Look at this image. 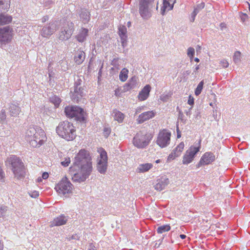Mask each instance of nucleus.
<instances>
[{
  "mask_svg": "<svg viewBox=\"0 0 250 250\" xmlns=\"http://www.w3.org/2000/svg\"><path fill=\"white\" fill-rule=\"evenodd\" d=\"M78 168V171L74 173L72 179L74 182L81 183L85 181L90 175L93 168L91 158L89 152L84 149L79 151L74 158L73 167Z\"/></svg>",
  "mask_w": 250,
  "mask_h": 250,
  "instance_id": "1",
  "label": "nucleus"
},
{
  "mask_svg": "<svg viewBox=\"0 0 250 250\" xmlns=\"http://www.w3.org/2000/svg\"><path fill=\"white\" fill-rule=\"evenodd\" d=\"M25 137L33 147L41 146L46 140L44 131L38 126H29L26 130Z\"/></svg>",
  "mask_w": 250,
  "mask_h": 250,
  "instance_id": "2",
  "label": "nucleus"
},
{
  "mask_svg": "<svg viewBox=\"0 0 250 250\" xmlns=\"http://www.w3.org/2000/svg\"><path fill=\"white\" fill-rule=\"evenodd\" d=\"M56 130L60 137L67 141L73 140L76 136L75 126L67 121L60 122Z\"/></svg>",
  "mask_w": 250,
  "mask_h": 250,
  "instance_id": "3",
  "label": "nucleus"
},
{
  "mask_svg": "<svg viewBox=\"0 0 250 250\" xmlns=\"http://www.w3.org/2000/svg\"><path fill=\"white\" fill-rule=\"evenodd\" d=\"M11 165L15 177L17 179H21L25 177V168L21 160L15 155L8 157L7 162Z\"/></svg>",
  "mask_w": 250,
  "mask_h": 250,
  "instance_id": "4",
  "label": "nucleus"
},
{
  "mask_svg": "<svg viewBox=\"0 0 250 250\" xmlns=\"http://www.w3.org/2000/svg\"><path fill=\"white\" fill-rule=\"evenodd\" d=\"M86 87L83 79L78 77L75 81L74 87L70 91L71 98L74 102L79 103L80 100L86 94Z\"/></svg>",
  "mask_w": 250,
  "mask_h": 250,
  "instance_id": "5",
  "label": "nucleus"
},
{
  "mask_svg": "<svg viewBox=\"0 0 250 250\" xmlns=\"http://www.w3.org/2000/svg\"><path fill=\"white\" fill-rule=\"evenodd\" d=\"M64 112L67 117L74 118L75 120L83 122L85 120L84 112L83 109L77 106H66Z\"/></svg>",
  "mask_w": 250,
  "mask_h": 250,
  "instance_id": "6",
  "label": "nucleus"
},
{
  "mask_svg": "<svg viewBox=\"0 0 250 250\" xmlns=\"http://www.w3.org/2000/svg\"><path fill=\"white\" fill-rule=\"evenodd\" d=\"M154 0H139V13L143 19H147L150 17Z\"/></svg>",
  "mask_w": 250,
  "mask_h": 250,
  "instance_id": "7",
  "label": "nucleus"
},
{
  "mask_svg": "<svg viewBox=\"0 0 250 250\" xmlns=\"http://www.w3.org/2000/svg\"><path fill=\"white\" fill-rule=\"evenodd\" d=\"M151 139L150 135L139 132L136 134L133 139V145L139 148H143L147 146Z\"/></svg>",
  "mask_w": 250,
  "mask_h": 250,
  "instance_id": "8",
  "label": "nucleus"
},
{
  "mask_svg": "<svg viewBox=\"0 0 250 250\" xmlns=\"http://www.w3.org/2000/svg\"><path fill=\"white\" fill-rule=\"evenodd\" d=\"M201 142V140H200L197 144V146H191L186 151L183 159L184 164H188L192 161L196 154L200 151Z\"/></svg>",
  "mask_w": 250,
  "mask_h": 250,
  "instance_id": "9",
  "label": "nucleus"
},
{
  "mask_svg": "<svg viewBox=\"0 0 250 250\" xmlns=\"http://www.w3.org/2000/svg\"><path fill=\"white\" fill-rule=\"evenodd\" d=\"M73 185L66 178L62 179L55 187L56 191L63 195L71 192Z\"/></svg>",
  "mask_w": 250,
  "mask_h": 250,
  "instance_id": "10",
  "label": "nucleus"
},
{
  "mask_svg": "<svg viewBox=\"0 0 250 250\" xmlns=\"http://www.w3.org/2000/svg\"><path fill=\"white\" fill-rule=\"evenodd\" d=\"M74 23L72 22L65 23L61 29L59 39L61 41H64L70 38L74 30Z\"/></svg>",
  "mask_w": 250,
  "mask_h": 250,
  "instance_id": "11",
  "label": "nucleus"
},
{
  "mask_svg": "<svg viewBox=\"0 0 250 250\" xmlns=\"http://www.w3.org/2000/svg\"><path fill=\"white\" fill-rule=\"evenodd\" d=\"M171 133L166 129L161 131L156 140L157 144L161 148L166 147L170 143Z\"/></svg>",
  "mask_w": 250,
  "mask_h": 250,
  "instance_id": "12",
  "label": "nucleus"
},
{
  "mask_svg": "<svg viewBox=\"0 0 250 250\" xmlns=\"http://www.w3.org/2000/svg\"><path fill=\"white\" fill-rule=\"evenodd\" d=\"M57 29V22L50 21L42 27L41 31V35L43 37L48 38L56 32Z\"/></svg>",
  "mask_w": 250,
  "mask_h": 250,
  "instance_id": "13",
  "label": "nucleus"
},
{
  "mask_svg": "<svg viewBox=\"0 0 250 250\" xmlns=\"http://www.w3.org/2000/svg\"><path fill=\"white\" fill-rule=\"evenodd\" d=\"M107 168V156L105 150L102 149L100 152V159L97 164V169L101 174H105Z\"/></svg>",
  "mask_w": 250,
  "mask_h": 250,
  "instance_id": "14",
  "label": "nucleus"
},
{
  "mask_svg": "<svg viewBox=\"0 0 250 250\" xmlns=\"http://www.w3.org/2000/svg\"><path fill=\"white\" fill-rule=\"evenodd\" d=\"M214 160L215 156L212 153L210 152H206L201 158L200 161L197 164L196 167L198 168L202 166L208 165Z\"/></svg>",
  "mask_w": 250,
  "mask_h": 250,
  "instance_id": "15",
  "label": "nucleus"
},
{
  "mask_svg": "<svg viewBox=\"0 0 250 250\" xmlns=\"http://www.w3.org/2000/svg\"><path fill=\"white\" fill-rule=\"evenodd\" d=\"M11 39V31L9 26L0 28V43L5 44Z\"/></svg>",
  "mask_w": 250,
  "mask_h": 250,
  "instance_id": "16",
  "label": "nucleus"
},
{
  "mask_svg": "<svg viewBox=\"0 0 250 250\" xmlns=\"http://www.w3.org/2000/svg\"><path fill=\"white\" fill-rule=\"evenodd\" d=\"M21 112V108L18 102L13 101L9 104L8 112L12 117H17Z\"/></svg>",
  "mask_w": 250,
  "mask_h": 250,
  "instance_id": "17",
  "label": "nucleus"
},
{
  "mask_svg": "<svg viewBox=\"0 0 250 250\" xmlns=\"http://www.w3.org/2000/svg\"><path fill=\"white\" fill-rule=\"evenodd\" d=\"M138 78L136 76L132 77L129 79L127 83L125 84L123 86V91L126 92L130 89L136 88L138 86Z\"/></svg>",
  "mask_w": 250,
  "mask_h": 250,
  "instance_id": "18",
  "label": "nucleus"
},
{
  "mask_svg": "<svg viewBox=\"0 0 250 250\" xmlns=\"http://www.w3.org/2000/svg\"><path fill=\"white\" fill-rule=\"evenodd\" d=\"M169 181L166 177H161L157 180V183L154 185V188L158 191L164 189L169 184Z\"/></svg>",
  "mask_w": 250,
  "mask_h": 250,
  "instance_id": "19",
  "label": "nucleus"
},
{
  "mask_svg": "<svg viewBox=\"0 0 250 250\" xmlns=\"http://www.w3.org/2000/svg\"><path fill=\"white\" fill-rule=\"evenodd\" d=\"M155 115V113L153 111H148L145 112L139 115L137 119V122L139 124H142L144 122L152 118Z\"/></svg>",
  "mask_w": 250,
  "mask_h": 250,
  "instance_id": "20",
  "label": "nucleus"
},
{
  "mask_svg": "<svg viewBox=\"0 0 250 250\" xmlns=\"http://www.w3.org/2000/svg\"><path fill=\"white\" fill-rule=\"evenodd\" d=\"M184 147L183 142H181L172 151L168 157V160H173L179 156L182 152Z\"/></svg>",
  "mask_w": 250,
  "mask_h": 250,
  "instance_id": "21",
  "label": "nucleus"
},
{
  "mask_svg": "<svg viewBox=\"0 0 250 250\" xmlns=\"http://www.w3.org/2000/svg\"><path fill=\"white\" fill-rule=\"evenodd\" d=\"M68 220V217L64 215H61L55 218L51 223L50 227L59 226L66 224Z\"/></svg>",
  "mask_w": 250,
  "mask_h": 250,
  "instance_id": "22",
  "label": "nucleus"
},
{
  "mask_svg": "<svg viewBox=\"0 0 250 250\" xmlns=\"http://www.w3.org/2000/svg\"><path fill=\"white\" fill-rule=\"evenodd\" d=\"M176 0H164L163 6L161 8V13L163 15L165 14L166 11H169L173 9Z\"/></svg>",
  "mask_w": 250,
  "mask_h": 250,
  "instance_id": "23",
  "label": "nucleus"
},
{
  "mask_svg": "<svg viewBox=\"0 0 250 250\" xmlns=\"http://www.w3.org/2000/svg\"><path fill=\"white\" fill-rule=\"evenodd\" d=\"M151 89V87L149 85H146L144 88L140 92L138 98L141 101H144L146 100L149 94Z\"/></svg>",
  "mask_w": 250,
  "mask_h": 250,
  "instance_id": "24",
  "label": "nucleus"
},
{
  "mask_svg": "<svg viewBox=\"0 0 250 250\" xmlns=\"http://www.w3.org/2000/svg\"><path fill=\"white\" fill-rule=\"evenodd\" d=\"M80 17L83 23H87L90 19V13L87 9H82L80 13Z\"/></svg>",
  "mask_w": 250,
  "mask_h": 250,
  "instance_id": "25",
  "label": "nucleus"
},
{
  "mask_svg": "<svg viewBox=\"0 0 250 250\" xmlns=\"http://www.w3.org/2000/svg\"><path fill=\"white\" fill-rule=\"evenodd\" d=\"M85 59V53L81 50H78L75 56L74 61L77 64H80Z\"/></svg>",
  "mask_w": 250,
  "mask_h": 250,
  "instance_id": "26",
  "label": "nucleus"
},
{
  "mask_svg": "<svg viewBox=\"0 0 250 250\" xmlns=\"http://www.w3.org/2000/svg\"><path fill=\"white\" fill-rule=\"evenodd\" d=\"M153 165L150 163H146L140 164L136 169V172L139 173H144L148 171L152 167Z\"/></svg>",
  "mask_w": 250,
  "mask_h": 250,
  "instance_id": "27",
  "label": "nucleus"
},
{
  "mask_svg": "<svg viewBox=\"0 0 250 250\" xmlns=\"http://www.w3.org/2000/svg\"><path fill=\"white\" fill-rule=\"evenodd\" d=\"M88 31L87 29L83 28L79 34L76 36L77 40L81 42H84L86 39Z\"/></svg>",
  "mask_w": 250,
  "mask_h": 250,
  "instance_id": "28",
  "label": "nucleus"
},
{
  "mask_svg": "<svg viewBox=\"0 0 250 250\" xmlns=\"http://www.w3.org/2000/svg\"><path fill=\"white\" fill-rule=\"evenodd\" d=\"M112 116L114 120L118 121L119 123H122L125 117L123 113L117 110L113 111Z\"/></svg>",
  "mask_w": 250,
  "mask_h": 250,
  "instance_id": "29",
  "label": "nucleus"
},
{
  "mask_svg": "<svg viewBox=\"0 0 250 250\" xmlns=\"http://www.w3.org/2000/svg\"><path fill=\"white\" fill-rule=\"evenodd\" d=\"M12 19V18L10 16L0 14V25L9 23Z\"/></svg>",
  "mask_w": 250,
  "mask_h": 250,
  "instance_id": "30",
  "label": "nucleus"
},
{
  "mask_svg": "<svg viewBox=\"0 0 250 250\" xmlns=\"http://www.w3.org/2000/svg\"><path fill=\"white\" fill-rule=\"evenodd\" d=\"M128 70L127 69L124 68L120 72L119 75V79L122 82H125L128 78Z\"/></svg>",
  "mask_w": 250,
  "mask_h": 250,
  "instance_id": "31",
  "label": "nucleus"
},
{
  "mask_svg": "<svg viewBox=\"0 0 250 250\" xmlns=\"http://www.w3.org/2000/svg\"><path fill=\"white\" fill-rule=\"evenodd\" d=\"M170 229V226L166 225L159 227L157 229V231L158 233H163L165 232L169 231Z\"/></svg>",
  "mask_w": 250,
  "mask_h": 250,
  "instance_id": "32",
  "label": "nucleus"
},
{
  "mask_svg": "<svg viewBox=\"0 0 250 250\" xmlns=\"http://www.w3.org/2000/svg\"><path fill=\"white\" fill-rule=\"evenodd\" d=\"M204 84V80H202L199 83V84H198L197 87L196 88V89L195 90V95L198 96L201 94L202 90L203 88Z\"/></svg>",
  "mask_w": 250,
  "mask_h": 250,
  "instance_id": "33",
  "label": "nucleus"
},
{
  "mask_svg": "<svg viewBox=\"0 0 250 250\" xmlns=\"http://www.w3.org/2000/svg\"><path fill=\"white\" fill-rule=\"evenodd\" d=\"M241 61V53L239 51H236L233 56V61L236 64H238Z\"/></svg>",
  "mask_w": 250,
  "mask_h": 250,
  "instance_id": "34",
  "label": "nucleus"
},
{
  "mask_svg": "<svg viewBox=\"0 0 250 250\" xmlns=\"http://www.w3.org/2000/svg\"><path fill=\"white\" fill-rule=\"evenodd\" d=\"M8 207L4 205H0V218L3 217L7 211Z\"/></svg>",
  "mask_w": 250,
  "mask_h": 250,
  "instance_id": "35",
  "label": "nucleus"
},
{
  "mask_svg": "<svg viewBox=\"0 0 250 250\" xmlns=\"http://www.w3.org/2000/svg\"><path fill=\"white\" fill-rule=\"evenodd\" d=\"M51 101L56 106H58L61 102V100L60 98L57 96H54L51 98Z\"/></svg>",
  "mask_w": 250,
  "mask_h": 250,
  "instance_id": "36",
  "label": "nucleus"
},
{
  "mask_svg": "<svg viewBox=\"0 0 250 250\" xmlns=\"http://www.w3.org/2000/svg\"><path fill=\"white\" fill-rule=\"evenodd\" d=\"M205 3L201 2L197 5L196 7L194 8L193 12H196L198 14L202 9L205 7Z\"/></svg>",
  "mask_w": 250,
  "mask_h": 250,
  "instance_id": "37",
  "label": "nucleus"
},
{
  "mask_svg": "<svg viewBox=\"0 0 250 250\" xmlns=\"http://www.w3.org/2000/svg\"><path fill=\"white\" fill-rule=\"evenodd\" d=\"M6 119V115L5 110L2 109L0 112V122L3 123L5 122Z\"/></svg>",
  "mask_w": 250,
  "mask_h": 250,
  "instance_id": "38",
  "label": "nucleus"
},
{
  "mask_svg": "<svg viewBox=\"0 0 250 250\" xmlns=\"http://www.w3.org/2000/svg\"><path fill=\"white\" fill-rule=\"evenodd\" d=\"M239 17L241 19V21L244 23V24H246V21L248 19V16L246 13H244L243 12H240L239 13Z\"/></svg>",
  "mask_w": 250,
  "mask_h": 250,
  "instance_id": "39",
  "label": "nucleus"
},
{
  "mask_svg": "<svg viewBox=\"0 0 250 250\" xmlns=\"http://www.w3.org/2000/svg\"><path fill=\"white\" fill-rule=\"evenodd\" d=\"M195 53V50L193 47H190L188 49L187 55L191 60L193 59Z\"/></svg>",
  "mask_w": 250,
  "mask_h": 250,
  "instance_id": "40",
  "label": "nucleus"
},
{
  "mask_svg": "<svg viewBox=\"0 0 250 250\" xmlns=\"http://www.w3.org/2000/svg\"><path fill=\"white\" fill-rule=\"evenodd\" d=\"M126 28L125 26H122V27H120L119 28V35L120 36H123V38L125 37V36H126Z\"/></svg>",
  "mask_w": 250,
  "mask_h": 250,
  "instance_id": "41",
  "label": "nucleus"
},
{
  "mask_svg": "<svg viewBox=\"0 0 250 250\" xmlns=\"http://www.w3.org/2000/svg\"><path fill=\"white\" fill-rule=\"evenodd\" d=\"M70 158L69 157H67L65 159V160L61 162V164L62 166L66 167L68 166L69 164L70 163Z\"/></svg>",
  "mask_w": 250,
  "mask_h": 250,
  "instance_id": "42",
  "label": "nucleus"
},
{
  "mask_svg": "<svg viewBox=\"0 0 250 250\" xmlns=\"http://www.w3.org/2000/svg\"><path fill=\"white\" fill-rule=\"evenodd\" d=\"M111 132V129L109 127H104V135L105 138H107Z\"/></svg>",
  "mask_w": 250,
  "mask_h": 250,
  "instance_id": "43",
  "label": "nucleus"
},
{
  "mask_svg": "<svg viewBox=\"0 0 250 250\" xmlns=\"http://www.w3.org/2000/svg\"><path fill=\"white\" fill-rule=\"evenodd\" d=\"M220 64L221 66L224 68H227L229 66V62L225 60H223L220 61Z\"/></svg>",
  "mask_w": 250,
  "mask_h": 250,
  "instance_id": "44",
  "label": "nucleus"
},
{
  "mask_svg": "<svg viewBox=\"0 0 250 250\" xmlns=\"http://www.w3.org/2000/svg\"><path fill=\"white\" fill-rule=\"evenodd\" d=\"M30 196L32 198H37V197L39 196V192L37 191H31L30 193H29Z\"/></svg>",
  "mask_w": 250,
  "mask_h": 250,
  "instance_id": "45",
  "label": "nucleus"
},
{
  "mask_svg": "<svg viewBox=\"0 0 250 250\" xmlns=\"http://www.w3.org/2000/svg\"><path fill=\"white\" fill-rule=\"evenodd\" d=\"M188 104L191 105H193L194 104V98L191 95L188 97Z\"/></svg>",
  "mask_w": 250,
  "mask_h": 250,
  "instance_id": "46",
  "label": "nucleus"
},
{
  "mask_svg": "<svg viewBox=\"0 0 250 250\" xmlns=\"http://www.w3.org/2000/svg\"><path fill=\"white\" fill-rule=\"evenodd\" d=\"M5 178V174L1 167L0 166V181L3 180Z\"/></svg>",
  "mask_w": 250,
  "mask_h": 250,
  "instance_id": "47",
  "label": "nucleus"
},
{
  "mask_svg": "<svg viewBox=\"0 0 250 250\" xmlns=\"http://www.w3.org/2000/svg\"><path fill=\"white\" fill-rule=\"evenodd\" d=\"M197 14L196 13V12H193L191 14V17L190 19V21L191 22H193L195 20V18Z\"/></svg>",
  "mask_w": 250,
  "mask_h": 250,
  "instance_id": "48",
  "label": "nucleus"
},
{
  "mask_svg": "<svg viewBox=\"0 0 250 250\" xmlns=\"http://www.w3.org/2000/svg\"><path fill=\"white\" fill-rule=\"evenodd\" d=\"M3 5V6L2 7V9L4 10H7L8 8H5L6 7V3L5 1L3 0H0V5Z\"/></svg>",
  "mask_w": 250,
  "mask_h": 250,
  "instance_id": "49",
  "label": "nucleus"
},
{
  "mask_svg": "<svg viewBox=\"0 0 250 250\" xmlns=\"http://www.w3.org/2000/svg\"><path fill=\"white\" fill-rule=\"evenodd\" d=\"M120 37H121L122 43L123 44V46H124L125 42H126V39L127 36H125L124 38H123V36H120Z\"/></svg>",
  "mask_w": 250,
  "mask_h": 250,
  "instance_id": "50",
  "label": "nucleus"
},
{
  "mask_svg": "<svg viewBox=\"0 0 250 250\" xmlns=\"http://www.w3.org/2000/svg\"><path fill=\"white\" fill-rule=\"evenodd\" d=\"M48 176H49L48 173L46 172H43L42 174V178L43 179H47Z\"/></svg>",
  "mask_w": 250,
  "mask_h": 250,
  "instance_id": "51",
  "label": "nucleus"
},
{
  "mask_svg": "<svg viewBox=\"0 0 250 250\" xmlns=\"http://www.w3.org/2000/svg\"><path fill=\"white\" fill-rule=\"evenodd\" d=\"M49 20V17L48 16H45L44 17H42V22H46V21H48Z\"/></svg>",
  "mask_w": 250,
  "mask_h": 250,
  "instance_id": "52",
  "label": "nucleus"
},
{
  "mask_svg": "<svg viewBox=\"0 0 250 250\" xmlns=\"http://www.w3.org/2000/svg\"><path fill=\"white\" fill-rule=\"evenodd\" d=\"M88 249L89 250H96V248L92 244H90L89 246Z\"/></svg>",
  "mask_w": 250,
  "mask_h": 250,
  "instance_id": "53",
  "label": "nucleus"
},
{
  "mask_svg": "<svg viewBox=\"0 0 250 250\" xmlns=\"http://www.w3.org/2000/svg\"><path fill=\"white\" fill-rule=\"evenodd\" d=\"M70 239H79V236L77 234H74L71 236V237L70 238Z\"/></svg>",
  "mask_w": 250,
  "mask_h": 250,
  "instance_id": "54",
  "label": "nucleus"
},
{
  "mask_svg": "<svg viewBox=\"0 0 250 250\" xmlns=\"http://www.w3.org/2000/svg\"><path fill=\"white\" fill-rule=\"evenodd\" d=\"M177 138H179L180 137H181V134H180V132L179 131L178 127H177Z\"/></svg>",
  "mask_w": 250,
  "mask_h": 250,
  "instance_id": "55",
  "label": "nucleus"
},
{
  "mask_svg": "<svg viewBox=\"0 0 250 250\" xmlns=\"http://www.w3.org/2000/svg\"><path fill=\"white\" fill-rule=\"evenodd\" d=\"M142 107H138L136 109V113H140L141 111Z\"/></svg>",
  "mask_w": 250,
  "mask_h": 250,
  "instance_id": "56",
  "label": "nucleus"
},
{
  "mask_svg": "<svg viewBox=\"0 0 250 250\" xmlns=\"http://www.w3.org/2000/svg\"><path fill=\"white\" fill-rule=\"evenodd\" d=\"M180 237L182 239H184L185 238H186V235H185V234H180Z\"/></svg>",
  "mask_w": 250,
  "mask_h": 250,
  "instance_id": "57",
  "label": "nucleus"
},
{
  "mask_svg": "<svg viewBox=\"0 0 250 250\" xmlns=\"http://www.w3.org/2000/svg\"><path fill=\"white\" fill-rule=\"evenodd\" d=\"M3 249V245L0 242V250H2Z\"/></svg>",
  "mask_w": 250,
  "mask_h": 250,
  "instance_id": "58",
  "label": "nucleus"
},
{
  "mask_svg": "<svg viewBox=\"0 0 250 250\" xmlns=\"http://www.w3.org/2000/svg\"><path fill=\"white\" fill-rule=\"evenodd\" d=\"M199 69V65H197L195 68V70H194V71H197L198 69Z\"/></svg>",
  "mask_w": 250,
  "mask_h": 250,
  "instance_id": "59",
  "label": "nucleus"
},
{
  "mask_svg": "<svg viewBox=\"0 0 250 250\" xmlns=\"http://www.w3.org/2000/svg\"><path fill=\"white\" fill-rule=\"evenodd\" d=\"M194 61H195L196 62H199L200 61L199 59L198 58H195Z\"/></svg>",
  "mask_w": 250,
  "mask_h": 250,
  "instance_id": "60",
  "label": "nucleus"
},
{
  "mask_svg": "<svg viewBox=\"0 0 250 250\" xmlns=\"http://www.w3.org/2000/svg\"><path fill=\"white\" fill-rule=\"evenodd\" d=\"M38 182H41L42 181V178L39 177L38 178Z\"/></svg>",
  "mask_w": 250,
  "mask_h": 250,
  "instance_id": "61",
  "label": "nucleus"
},
{
  "mask_svg": "<svg viewBox=\"0 0 250 250\" xmlns=\"http://www.w3.org/2000/svg\"><path fill=\"white\" fill-rule=\"evenodd\" d=\"M160 162V160H157L156 161V163H159Z\"/></svg>",
  "mask_w": 250,
  "mask_h": 250,
  "instance_id": "62",
  "label": "nucleus"
},
{
  "mask_svg": "<svg viewBox=\"0 0 250 250\" xmlns=\"http://www.w3.org/2000/svg\"><path fill=\"white\" fill-rule=\"evenodd\" d=\"M186 114L187 115H190L189 112H187Z\"/></svg>",
  "mask_w": 250,
  "mask_h": 250,
  "instance_id": "63",
  "label": "nucleus"
},
{
  "mask_svg": "<svg viewBox=\"0 0 250 250\" xmlns=\"http://www.w3.org/2000/svg\"><path fill=\"white\" fill-rule=\"evenodd\" d=\"M187 72L188 74L190 73V72H188V71H187Z\"/></svg>",
  "mask_w": 250,
  "mask_h": 250,
  "instance_id": "64",
  "label": "nucleus"
}]
</instances>
